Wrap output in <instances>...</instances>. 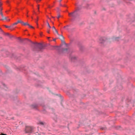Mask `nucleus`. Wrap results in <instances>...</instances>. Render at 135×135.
<instances>
[{
  "label": "nucleus",
  "instance_id": "17",
  "mask_svg": "<svg viewBox=\"0 0 135 135\" xmlns=\"http://www.w3.org/2000/svg\"><path fill=\"white\" fill-rule=\"evenodd\" d=\"M4 26L6 27L7 28H8L10 27V26H8L6 25H5Z\"/></svg>",
  "mask_w": 135,
  "mask_h": 135
},
{
  "label": "nucleus",
  "instance_id": "4",
  "mask_svg": "<svg viewBox=\"0 0 135 135\" xmlns=\"http://www.w3.org/2000/svg\"><path fill=\"white\" fill-rule=\"evenodd\" d=\"M63 51L65 53H70V50L69 49H64L63 50Z\"/></svg>",
  "mask_w": 135,
  "mask_h": 135
},
{
  "label": "nucleus",
  "instance_id": "12",
  "mask_svg": "<svg viewBox=\"0 0 135 135\" xmlns=\"http://www.w3.org/2000/svg\"><path fill=\"white\" fill-rule=\"evenodd\" d=\"M47 26L49 28V29H50L51 28V27L50 25L49 24V22H47Z\"/></svg>",
  "mask_w": 135,
  "mask_h": 135
},
{
  "label": "nucleus",
  "instance_id": "10",
  "mask_svg": "<svg viewBox=\"0 0 135 135\" xmlns=\"http://www.w3.org/2000/svg\"><path fill=\"white\" fill-rule=\"evenodd\" d=\"M17 23H21L22 25L23 23V22L21 20H19L17 21Z\"/></svg>",
  "mask_w": 135,
  "mask_h": 135
},
{
  "label": "nucleus",
  "instance_id": "20",
  "mask_svg": "<svg viewBox=\"0 0 135 135\" xmlns=\"http://www.w3.org/2000/svg\"><path fill=\"white\" fill-rule=\"evenodd\" d=\"M41 0H36V2L37 3H38Z\"/></svg>",
  "mask_w": 135,
  "mask_h": 135
},
{
  "label": "nucleus",
  "instance_id": "2",
  "mask_svg": "<svg viewBox=\"0 0 135 135\" xmlns=\"http://www.w3.org/2000/svg\"><path fill=\"white\" fill-rule=\"evenodd\" d=\"M32 43L34 44H38V48L39 49L40 51H41L42 49H43L44 46L41 43H37L32 42Z\"/></svg>",
  "mask_w": 135,
  "mask_h": 135
},
{
  "label": "nucleus",
  "instance_id": "11",
  "mask_svg": "<svg viewBox=\"0 0 135 135\" xmlns=\"http://www.w3.org/2000/svg\"><path fill=\"white\" fill-rule=\"evenodd\" d=\"M100 41H99V42L100 43H102L103 42V41H103V38H101L100 39Z\"/></svg>",
  "mask_w": 135,
  "mask_h": 135
},
{
  "label": "nucleus",
  "instance_id": "26",
  "mask_svg": "<svg viewBox=\"0 0 135 135\" xmlns=\"http://www.w3.org/2000/svg\"><path fill=\"white\" fill-rule=\"evenodd\" d=\"M56 38H54L53 39V41H56Z\"/></svg>",
  "mask_w": 135,
  "mask_h": 135
},
{
  "label": "nucleus",
  "instance_id": "1",
  "mask_svg": "<svg viewBox=\"0 0 135 135\" xmlns=\"http://www.w3.org/2000/svg\"><path fill=\"white\" fill-rule=\"evenodd\" d=\"M77 8L78 9V8L77 7ZM78 9H79L76 10L74 11V12L69 13V16L71 17H72L73 18H75L78 15V13H77V11Z\"/></svg>",
  "mask_w": 135,
  "mask_h": 135
},
{
  "label": "nucleus",
  "instance_id": "8",
  "mask_svg": "<svg viewBox=\"0 0 135 135\" xmlns=\"http://www.w3.org/2000/svg\"><path fill=\"white\" fill-rule=\"evenodd\" d=\"M60 36V38L61 40L63 39H64V37L62 35H58Z\"/></svg>",
  "mask_w": 135,
  "mask_h": 135
},
{
  "label": "nucleus",
  "instance_id": "13",
  "mask_svg": "<svg viewBox=\"0 0 135 135\" xmlns=\"http://www.w3.org/2000/svg\"><path fill=\"white\" fill-rule=\"evenodd\" d=\"M3 18L2 19H1V20H7V17H4V18L3 17Z\"/></svg>",
  "mask_w": 135,
  "mask_h": 135
},
{
  "label": "nucleus",
  "instance_id": "27",
  "mask_svg": "<svg viewBox=\"0 0 135 135\" xmlns=\"http://www.w3.org/2000/svg\"><path fill=\"white\" fill-rule=\"evenodd\" d=\"M7 21H9L10 20V19H7Z\"/></svg>",
  "mask_w": 135,
  "mask_h": 135
},
{
  "label": "nucleus",
  "instance_id": "31",
  "mask_svg": "<svg viewBox=\"0 0 135 135\" xmlns=\"http://www.w3.org/2000/svg\"><path fill=\"white\" fill-rule=\"evenodd\" d=\"M61 99H62L61 100H62V97H61Z\"/></svg>",
  "mask_w": 135,
  "mask_h": 135
},
{
  "label": "nucleus",
  "instance_id": "5",
  "mask_svg": "<svg viewBox=\"0 0 135 135\" xmlns=\"http://www.w3.org/2000/svg\"><path fill=\"white\" fill-rule=\"evenodd\" d=\"M70 57L72 61H74V60H76L77 58L76 57L74 56H71L70 55Z\"/></svg>",
  "mask_w": 135,
  "mask_h": 135
},
{
  "label": "nucleus",
  "instance_id": "30",
  "mask_svg": "<svg viewBox=\"0 0 135 135\" xmlns=\"http://www.w3.org/2000/svg\"><path fill=\"white\" fill-rule=\"evenodd\" d=\"M67 27H68V26H65L64 27V28H66Z\"/></svg>",
  "mask_w": 135,
  "mask_h": 135
},
{
  "label": "nucleus",
  "instance_id": "9",
  "mask_svg": "<svg viewBox=\"0 0 135 135\" xmlns=\"http://www.w3.org/2000/svg\"><path fill=\"white\" fill-rule=\"evenodd\" d=\"M36 107V105L34 104L32 105H31V108H35Z\"/></svg>",
  "mask_w": 135,
  "mask_h": 135
},
{
  "label": "nucleus",
  "instance_id": "25",
  "mask_svg": "<svg viewBox=\"0 0 135 135\" xmlns=\"http://www.w3.org/2000/svg\"><path fill=\"white\" fill-rule=\"evenodd\" d=\"M6 2H7V4H9V2L8 1H7Z\"/></svg>",
  "mask_w": 135,
  "mask_h": 135
},
{
  "label": "nucleus",
  "instance_id": "21",
  "mask_svg": "<svg viewBox=\"0 0 135 135\" xmlns=\"http://www.w3.org/2000/svg\"><path fill=\"white\" fill-rule=\"evenodd\" d=\"M118 39H119V38L118 37V38H115V40H116V41H118Z\"/></svg>",
  "mask_w": 135,
  "mask_h": 135
},
{
  "label": "nucleus",
  "instance_id": "3",
  "mask_svg": "<svg viewBox=\"0 0 135 135\" xmlns=\"http://www.w3.org/2000/svg\"><path fill=\"white\" fill-rule=\"evenodd\" d=\"M22 25L24 26L28 25L29 27H30L32 28H34V27L33 26L30 25L27 22L25 23L23 22V24Z\"/></svg>",
  "mask_w": 135,
  "mask_h": 135
},
{
  "label": "nucleus",
  "instance_id": "6",
  "mask_svg": "<svg viewBox=\"0 0 135 135\" xmlns=\"http://www.w3.org/2000/svg\"><path fill=\"white\" fill-rule=\"evenodd\" d=\"M52 29L53 30V31H55L58 35H59L58 32L57 31L54 26H53L52 27Z\"/></svg>",
  "mask_w": 135,
  "mask_h": 135
},
{
  "label": "nucleus",
  "instance_id": "7",
  "mask_svg": "<svg viewBox=\"0 0 135 135\" xmlns=\"http://www.w3.org/2000/svg\"><path fill=\"white\" fill-rule=\"evenodd\" d=\"M2 8L1 7V6H0V14L2 17H4L3 14L2 12Z\"/></svg>",
  "mask_w": 135,
  "mask_h": 135
},
{
  "label": "nucleus",
  "instance_id": "16",
  "mask_svg": "<svg viewBox=\"0 0 135 135\" xmlns=\"http://www.w3.org/2000/svg\"><path fill=\"white\" fill-rule=\"evenodd\" d=\"M18 23H17V22H15V23H14L13 24V25H16Z\"/></svg>",
  "mask_w": 135,
  "mask_h": 135
},
{
  "label": "nucleus",
  "instance_id": "14",
  "mask_svg": "<svg viewBox=\"0 0 135 135\" xmlns=\"http://www.w3.org/2000/svg\"><path fill=\"white\" fill-rule=\"evenodd\" d=\"M39 123L42 125H43L44 124V123L43 122H39Z\"/></svg>",
  "mask_w": 135,
  "mask_h": 135
},
{
  "label": "nucleus",
  "instance_id": "29",
  "mask_svg": "<svg viewBox=\"0 0 135 135\" xmlns=\"http://www.w3.org/2000/svg\"><path fill=\"white\" fill-rule=\"evenodd\" d=\"M38 10L39 9V5H38Z\"/></svg>",
  "mask_w": 135,
  "mask_h": 135
},
{
  "label": "nucleus",
  "instance_id": "18",
  "mask_svg": "<svg viewBox=\"0 0 135 135\" xmlns=\"http://www.w3.org/2000/svg\"><path fill=\"white\" fill-rule=\"evenodd\" d=\"M49 29H48H48H47V32L48 33H50Z\"/></svg>",
  "mask_w": 135,
  "mask_h": 135
},
{
  "label": "nucleus",
  "instance_id": "24",
  "mask_svg": "<svg viewBox=\"0 0 135 135\" xmlns=\"http://www.w3.org/2000/svg\"><path fill=\"white\" fill-rule=\"evenodd\" d=\"M6 35H8V36H9V34L8 33H6Z\"/></svg>",
  "mask_w": 135,
  "mask_h": 135
},
{
  "label": "nucleus",
  "instance_id": "28",
  "mask_svg": "<svg viewBox=\"0 0 135 135\" xmlns=\"http://www.w3.org/2000/svg\"><path fill=\"white\" fill-rule=\"evenodd\" d=\"M59 0V1L60 2L62 1V0Z\"/></svg>",
  "mask_w": 135,
  "mask_h": 135
},
{
  "label": "nucleus",
  "instance_id": "22",
  "mask_svg": "<svg viewBox=\"0 0 135 135\" xmlns=\"http://www.w3.org/2000/svg\"><path fill=\"white\" fill-rule=\"evenodd\" d=\"M18 40H19L20 41H21V38L20 37H18Z\"/></svg>",
  "mask_w": 135,
  "mask_h": 135
},
{
  "label": "nucleus",
  "instance_id": "19",
  "mask_svg": "<svg viewBox=\"0 0 135 135\" xmlns=\"http://www.w3.org/2000/svg\"><path fill=\"white\" fill-rule=\"evenodd\" d=\"M60 17V16L59 15H58L57 16V18L59 19Z\"/></svg>",
  "mask_w": 135,
  "mask_h": 135
},
{
  "label": "nucleus",
  "instance_id": "15",
  "mask_svg": "<svg viewBox=\"0 0 135 135\" xmlns=\"http://www.w3.org/2000/svg\"><path fill=\"white\" fill-rule=\"evenodd\" d=\"M38 21V18H37V19H36L35 20V22L37 24V25H38V23H37V21Z\"/></svg>",
  "mask_w": 135,
  "mask_h": 135
},
{
  "label": "nucleus",
  "instance_id": "23",
  "mask_svg": "<svg viewBox=\"0 0 135 135\" xmlns=\"http://www.w3.org/2000/svg\"><path fill=\"white\" fill-rule=\"evenodd\" d=\"M0 135H7L6 134L3 133H1V134H0Z\"/></svg>",
  "mask_w": 135,
  "mask_h": 135
}]
</instances>
